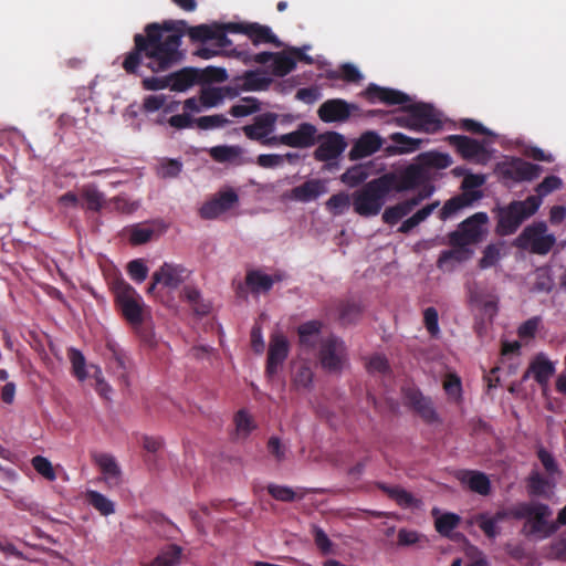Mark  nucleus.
I'll return each mask as SVG.
<instances>
[{"mask_svg": "<svg viewBox=\"0 0 566 566\" xmlns=\"http://www.w3.org/2000/svg\"><path fill=\"white\" fill-rule=\"evenodd\" d=\"M216 24H199L187 28V22L165 21L149 23L144 33L134 35V48L124 55L122 67L127 74L139 75L144 65L153 73H161L179 64L184 57L182 36L187 33L193 42L212 41Z\"/></svg>", "mask_w": 566, "mask_h": 566, "instance_id": "f257e3e1", "label": "nucleus"}, {"mask_svg": "<svg viewBox=\"0 0 566 566\" xmlns=\"http://www.w3.org/2000/svg\"><path fill=\"white\" fill-rule=\"evenodd\" d=\"M520 514L525 520L521 534L527 538H547L557 531V525L551 521L553 511L548 504L530 501L520 502Z\"/></svg>", "mask_w": 566, "mask_h": 566, "instance_id": "f03ea898", "label": "nucleus"}, {"mask_svg": "<svg viewBox=\"0 0 566 566\" xmlns=\"http://www.w3.org/2000/svg\"><path fill=\"white\" fill-rule=\"evenodd\" d=\"M542 200L528 196L525 200H514L497 209L496 233L506 237L515 233L524 220L537 212Z\"/></svg>", "mask_w": 566, "mask_h": 566, "instance_id": "7ed1b4c3", "label": "nucleus"}, {"mask_svg": "<svg viewBox=\"0 0 566 566\" xmlns=\"http://www.w3.org/2000/svg\"><path fill=\"white\" fill-rule=\"evenodd\" d=\"M387 178L378 177L366 182L361 188L352 195L354 211L361 217L377 216L384 203L389 188L386 185Z\"/></svg>", "mask_w": 566, "mask_h": 566, "instance_id": "20e7f679", "label": "nucleus"}, {"mask_svg": "<svg viewBox=\"0 0 566 566\" xmlns=\"http://www.w3.org/2000/svg\"><path fill=\"white\" fill-rule=\"evenodd\" d=\"M115 302L124 318L133 326L140 327L144 322V302L137 291L123 277H116L111 283Z\"/></svg>", "mask_w": 566, "mask_h": 566, "instance_id": "39448f33", "label": "nucleus"}, {"mask_svg": "<svg viewBox=\"0 0 566 566\" xmlns=\"http://www.w3.org/2000/svg\"><path fill=\"white\" fill-rule=\"evenodd\" d=\"M169 88L175 92H185L196 84L224 82L228 73L222 67L208 66L203 70L184 67L169 75Z\"/></svg>", "mask_w": 566, "mask_h": 566, "instance_id": "423d86ee", "label": "nucleus"}, {"mask_svg": "<svg viewBox=\"0 0 566 566\" xmlns=\"http://www.w3.org/2000/svg\"><path fill=\"white\" fill-rule=\"evenodd\" d=\"M547 231V224L544 221L533 222L522 230L513 245L533 254L546 255L556 243L555 235Z\"/></svg>", "mask_w": 566, "mask_h": 566, "instance_id": "0eeeda50", "label": "nucleus"}, {"mask_svg": "<svg viewBox=\"0 0 566 566\" xmlns=\"http://www.w3.org/2000/svg\"><path fill=\"white\" fill-rule=\"evenodd\" d=\"M496 172L506 187L523 181H533L543 172V167L526 161L520 157H512L510 160L499 163Z\"/></svg>", "mask_w": 566, "mask_h": 566, "instance_id": "6e6552de", "label": "nucleus"}, {"mask_svg": "<svg viewBox=\"0 0 566 566\" xmlns=\"http://www.w3.org/2000/svg\"><path fill=\"white\" fill-rule=\"evenodd\" d=\"M347 348L342 338L329 335L322 338L318 358L324 369L328 371H339L346 360Z\"/></svg>", "mask_w": 566, "mask_h": 566, "instance_id": "1a4fd4ad", "label": "nucleus"}, {"mask_svg": "<svg viewBox=\"0 0 566 566\" xmlns=\"http://www.w3.org/2000/svg\"><path fill=\"white\" fill-rule=\"evenodd\" d=\"M381 178H387L386 185L389 188V192L395 190L396 192H403L413 190L427 180L424 169L419 164H410L398 175L386 174Z\"/></svg>", "mask_w": 566, "mask_h": 566, "instance_id": "9d476101", "label": "nucleus"}, {"mask_svg": "<svg viewBox=\"0 0 566 566\" xmlns=\"http://www.w3.org/2000/svg\"><path fill=\"white\" fill-rule=\"evenodd\" d=\"M277 115L275 113H264L254 117V122L251 125H245L242 130L247 138L250 140L259 142L264 146L276 145V140L273 137H269L275 128Z\"/></svg>", "mask_w": 566, "mask_h": 566, "instance_id": "9b49d317", "label": "nucleus"}, {"mask_svg": "<svg viewBox=\"0 0 566 566\" xmlns=\"http://www.w3.org/2000/svg\"><path fill=\"white\" fill-rule=\"evenodd\" d=\"M188 276V270L179 264L165 262L157 271L153 273L151 283L147 292L153 294L157 285H163L171 290L177 289Z\"/></svg>", "mask_w": 566, "mask_h": 566, "instance_id": "f8f14e48", "label": "nucleus"}, {"mask_svg": "<svg viewBox=\"0 0 566 566\" xmlns=\"http://www.w3.org/2000/svg\"><path fill=\"white\" fill-rule=\"evenodd\" d=\"M238 202L239 196L233 189L221 190L201 206L199 214L205 220H213L231 210Z\"/></svg>", "mask_w": 566, "mask_h": 566, "instance_id": "ddd939ff", "label": "nucleus"}, {"mask_svg": "<svg viewBox=\"0 0 566 566\" xmlns=\"http://www.w3.org/2000/svg\"><path fill=\"white\" fill-rule=\"evenodd\" d=\"M290 343L286 336L275 332L270 336L265 374L273 377L289 356Z\"/></svg>", "mask_w": 566, "mask_h": 566, "instance_id": "4468645a", "label": "nucleus"}, {"mask_svg": "<svg viewBox=\"0 0 566 566\" xmlns=\"http://www.w3.org/2000/svg\"><path fill=\"white\" fill-rule=\"evenodd\" d=\"M354 111H358L356 104L348 103L342 98H332L325 101L319 106L317 114L324 123H342L346 122Z\"/></svg>", "mask_w": 566, "mask_h": 566, "instance_id": "2eb2a0df", "label": "nucleus"}, {"mask_svg": "<svg viewBox=\"0 0 566 566\" xmlns=\"http://www.w3.org/2000/svg\"><path fill=\"white\" fill-rule=\"evenodd\" d=\"M319 145L314 151L317 161L336 159L346 148L344 137L336 132H328L318 136Z\"/></svg>", "mask_w": 566, "mask_h": 566, "instance_id": "dca6fc26", "label": "nucleus"}, {"mask_svg": "<svg viewBox=\"0 0 566 566\" xmlns=\"http://www.w3.org/2000/svg\"><path fill=\"white\" fill-rule=\"evenodd\" d=\"M316 127L310 123H302L297 129L280 136H274L276 145L281 144L293 148H307L316 142Z\"/></svg>", "mask_w": 566, "mask_h": 566, "instance_id": "f3484780", "label": "nucleus"}, {"mask_svg": "<svg viewBox=\"0 0 566 566\" xmlns=\"http://www.w3.org/2000/svg\"><path fill=\"white\" fill-rule=\"evenodd\" d=\"M555 371V364L548 359L546 354L538 353L532 358L522 380L525 381L532 376L539 386H546Z\"/></svg>", "mask_w": 566, "mask_h": 566, "instance_id": "a211bd4d", "label": "nucleus"}, {"mask_svg": "<svg viewBox=\"0 0 566 566\" xmlns=\"http://www.w3.org/2000/svg\"><path fill=\"white\" fill-rule=\"evenodd\" d=\"M327 192L326 181L323 179H308L300 186L284 193V198L297 202H311Z\"/></svg>", "mask_w": 566, "mask_h": 566, "instance_id": "6ab92c4d", "label": "nucleus"}, {"mask_svg": "<svg viewBox=\"0 0 566 566\" xmlns=\"http://www.w3.org/2000/svg\"><path fill=\"white\" fill-rule=\"evenodd\" d=\"M361 95L370 103L379 101L386 105H402L410 101L409 96L401 91L381 87L374 83H370L366 90L361 92Z\"/></svg>", "mask_w": 566, "mask_h": 566, "instance_id": "aec40b11", "label": "nucleus"}, {"mask_svg": "<svg viewBox=\"0 0 566 566\" xmlns=\"http://www.w3.org/2000/svg\"><path fill=\"white\" fill-rule=\"evenodd\" d=\"M409 109L415 113L418 132L436 133L441 128V120L431 105L417 103L409 105Z\"/></svg>", "mask_w": 566, "mask_h": 566, "instance_id": "412c9836", "label": "nucleus"}, {"mask_svg": "<svg viewBox=\"0 0 566 566\" xmlns=\"http://www.w3.org/2000/svg\"><path fill=\"white\" fill-rule=\"evenodd\" d=\"M208 153L214 161L220 164L241 166L253 161L251 158L243 157L244 149L239 145H218L211 147Z\"/></svg>", "mask_w": 566, "mask_h": 566, "instance_id": "4be33fe9", "label": "nucleus"}, {"mask_svg": "<svg viewBox=\"0 0 566 566\" xmlns=\"http://www.w3.org/2000/svg\"><path fill=\"white\" fill-rule=\"evenodd\" d=\"M446 139L465 160L478 159L485 154L484 144L468 136L449 135Z\"/></svg>", "mask_w": 566, "mask_h": 566, "instance_id": "5701e85b", "label": "nucleus"}, {"mask_svg": "<svg viewBox=\"0 0 566 566\" xmlns=\"http://www.w3.org/2000/svg\"><path fill=\"white\" fill-rule=\"evenodd\" d=\"M406 398L412 409L421 417L424 422L433 423L439 421V416L430 398L424 397L417 389H410L406 394Z\"/></svg>", "mask_w": 566, "mask_h": 566, "instance_id": "b1692460", "label": "nucleus"}, {"mask_svg": "<svg viewBox=\"0 0 566 566\" xmlns=\"http://www.w3.org/2000/svg\"><path fill=\"white\" fill-rule=\"evenodd\" d=\"M323 323L317 319L307 321L297 327L298 344L302 349L313 352L321 345Z\"/></svg>", "mask_w": 566, "mask_h": 566, "instance_id": "393cba45", "label": "nucleus"}, {"mask_svg": "<svg viewBox=\"0 0 566 566\" xmlns=\"http://www.w3.org/2000/svg\"><path fill=\"white\" fill-rule=\"evenodd\" d=\"M93 460L109 486H118L120 484L122 470L112 454L96 453L93 455Z\"/></svg>", "mask_w": 566, "mask_h": 566, "instance_id": "a878e982", "label": "nucleus"}, {"mask_svg": "<svg viewBox=\"0 0 566 566\" xmlns=\"http://www.w3.org/2000/svg\"><path fill=\"white\" fill-rule=\"evenodd\" d=\"M382 146V139L376 132H366L361 134L358 140L350 149L353 159L364 158L378 151Z\"/></svg>", "mask_w": 566, "mask_h": 566, "instance_id": "bb28decb", "label": "nucleus"}, {"mask_svg": "<svg viewBox=\"0 0 566 566\" xmlns=\"http://www.w3.org/2000/svg\"><path fill=\"white\" fill-rule=\"evenodd\" d=\"M376 485L402 509H419L422 505L421 500L400 486H390L384 482H377Z\"/></svg>", "mask_w": 566, "mask_h": 566, "instance_id": "cd10ccee", "label": "nucleus"}, {"mask_svg": "<svg viewBox=\"0 0 566 566\" xmlns=\"http://www.w3.org/2000/svg\"><path fill=\"white\" fill-rule=\"evenodd\" d=\"M81 207L88 212H101L106 205L105 195L95 184L83 185L80 189Z\"/></svg>", "mask_w": 566, "mask_h": 566, "instance_id": "c85d7f7f", "label": "nucleus"}, {"mask_svg": "<svg viewBox=\"0 0 566 566\" xmlns=\"http://www.w3.org/2000/svg\"><path fill=\"white\" fill-rule=\"evenodd\" d=\"M338 321L343 326L356 324L363 314V305L355 300H342L337 303Z\"/></svg>", "mask_w": 566, "mask_h": 566, "instance_id": "c756f323", "label": "nucleus"}, {"mask_svg": "<svg viewBox=\"0 0 566 566\" xmlns=\"http://www.w3.org/2000/svg\"><path fill=\"white\" fill-rule=\"evenodd\" d=\"M461 482L480 495L486 496L491 493V481L489 476L480 471L468 470L462 473Z\"/></svg>", "mask_w": 566, "mask_h": 566, "instance_id": "7c9ffc66", "label": "nucleus"}, {"mask_svg": "<svg viewBox=\"0 0 566 566\" xmlns=\"http://www.w3.org/2000/svg\"><path fill=\"white\" fill-rule=\"evenodd\" d=\"M279 280V275L273 277L269 274L262 273L259 270H251L245 275V284L253 294L269 292L272 289L274 282Z\"/></svg>", "mask_w": 566, "mask_h": 566, "instance_id": "2f4dec72", "label": "nucleus"}, {"mask_svg": "<svg viewBox=\"0 0 566 566\" xmlns=\"http://www.w3.org/2000/svg\"><path fill=\"white\" fill-rule=\"evenodd\" d=\"M106 349L111 354V359L116 365L118 376L127 381V374L133 367L132 358L115 342H107Z\"/></svg>", "mask_w": 566, "mask_h": 566, "instance_id": "473e14b6", "label": "nucleus"}, {"mask_svg": "<svg viewBox=\"0 0 566 566\" xmlns=\"http://www.w3.org/2000/svg\"><path fill=\"white\" fill-rule=\"evenodd\" d=\"M526 489L530 496L533 497H551L552 485L549 481L539 472L533 471L526 479Z\"/></svg>", "mask_w": 566, "mask_h": 566, "instance_id": "72a5a7b5", "label": "nucleus"}, {"mask_svg": "<svg viewBox=\"0 0 566 566\" xmlns=\"http://www.w3.org/2000/svg\"><path fill=\"white\" fill-rule=\"evenodd\" d=\"M390 139L395 143L394 146L387 147L389 154H408L416 151L420 148L422 139L409 137L402 133H392Z\"/></svg>", "mask_w": 566, "mask_h": 566, "instance_id": "f704fd0d", "label": "nucleus"}, {"mask_svg": "<svg viewBox=\"0 0 566 566\" xmlns=\"http://www.w3.org/2000/svg\"><path fill=\"white\" fill-rule=\"evenodd\" d=\"M247 35L249 36V39H251L254 45H259L261 43H271L277 48L281 46L280 40L268 25H262L260 23L252 22L249 24Z\"/></svg>", "mask_w": 566, "mask_h": 566, "instance_id": "c9c22d12", "label": "nucleus"}, {"mask_svg": "<svg viewBox=\"0 0 566 566\" xmlns=\"http://www.w3.org/2000/svg\"><path fill=\"white\" fill-rule=\"evenodd\" d=\"M226 95L234 96L237 92L231 87H203L200 92L202 107L210 108L219 105Z\"/></svg>", "mask_w": 566, "mask_h": 566, "instance_id": "e433bc0d", "label": "nucleus"}, {"mask_svg": "<svg viewBox=\"0 0 566 566\" xmlns=\"http://www.w3.org/2000/svg\"><path fill=\"white\" fill-rule=\"evenodd\" d=\"M488 219L489 218L485 212H476L461 222L459 227L470 240L476 243L482 234L481 227L488 222Z\"/></svg>", "mask_w": 566, "mask_h": 566, "instance_id": "4c0bfd02", "label": "nucleus"}, {"mask_svg": "<svg viewBox=\"0 0 566 566\" xmlns=\"http://www.w3.org/2000/svg\"><path fill=\"white\" fill-rule=\"evenodd\" d=\"M415 209V201L403 200L395 206L387 207L382 213V221L389 226L398 223Z\"/></svg>", "mask_w": 566, "mask_h": 566, "instance_id": "58836bf2", "label": "nucleus"}, {"mask_svg": "<svg viewBox=\"0 0 566 566\" xmlns=\"http://www.w3.org/2000/svg\"><path fill=\"white\" fill-rule=\"evenodd\" d=\"M418 164L426 168L446 169L452 164V158L449 154L439 151H426L418 156Z\"/></svg>", "mask_w": 566, "mask_h": 566, "instance_id": "ea45409f", "label": "nucleus"}, {"mask_svg": "<svg viewBox=\"0 0 566 566\" xmlns=\"http://www.w3.org/2000/svg\"><path fill=\"white\" fill-rule=\"evenodd\" d=\"M233 421L235 424V439L244 440L256 429L253 417L244 409L239 410L234 415Z\"/></svg>", "mask_w": 566, "mask_h": 566, "instance_id": "a19ab883", "label": "nucleus"}, {"mask_svg": "<svg viewBox=\"0 0 566 566\" xmlns=\"http://www.w3.org/2000/svg\"><path fill=\"white\" fill-rule=\"evenodd\" d=\"M440 202L434 201L419 209L410 218L406 219L398 228V232L407 234L422 221H424L438 207Z\"/></svg>", "mask_w": 566, "mask_h": 566, "instance_id": "79ce46f5", "label": "nucleus"}, {"mask_svg": "<svg viewBox=\"0 0 566 566\" xmlns=\"http://www.w3.org/2000/svg\"><path fill=\"white\" fill-rule=\"evenodd\" d=\"M243 91L252 92V91H265L269 88L272 80L265 76L260 71H248L243 76Z\"/></svg>", "mask_w": 566, "mask_h": 566, "instance_id": "37998d69", "label": "nucleus"}, {"mask_svg": "<svg viewBox=\"0 0 566 566\" xmlns=\"http://www.w3.org/2000/svg\"><path fill=\"white\" fill-rule=\"evenodd\" d=\"M296 67V61L291 54L277 52L272 61V73L275 76L283 77Z\"/></svg>", "mask_w": 566, "mask_h": 566, "instance_id": "c03bdc74", "label": "nucleus"}, {"mask_svg": "<svg viewBox=\"0 0 566 566\" xmlns=\"http://www.w3.org/2000/svg\"><path fill=\"white\" fill-rule=\"evenodd\" d=\"M86 499L88 504L104 516H108L115 512L114 503L97 491H87Z\"/></svg>", "mask_w": 566, "mask_h": 566, "instance_id": "a18cd8bd", "label": "nucleus"}, {"mask_svg": "<svg viewBox=\"0 0 566 566\" xmlns=\"http://www.w3.org/2000/svg\"><path fill=\"white\" fill-rule=\"evenodd\" d=\"M182 295L196 314L207 315L209 313L210 306L202 301L198 289L187 285L182 290Z\"/></svg>", "mask_w": 566, "mask_h": 566, "instance_id": "49530a36", "label": "nucleus"}, {"mask_svg": "<svg viewBox=\"0 0 566 566\" xmlns=\"http://www.w3.org/2000/svg\"><path fill=\"white\" fill-rule=\"evenodd\" d=\"M182 549L176 544L167 545L154 559L156 566H175L179 563Z\"/></svg>", "mask_w": 566, "mask_h": 566, "instance_id": "de8ad7c7", "label": "nucleus"}, {"mask_svg": "<svg viewBox=\"0 0 566 566\" xmlns=\"http://www.w3.org/2000/svg\"><path fill=\"white\" fill-rule=\"evenodd\" d=\"M261 109V103L256 97L247 96L241 99L240 104L231 106L229 113L233 117H244L255 114Z\"/></svg>", "mask_w": 566, "mask_h": 566, "instance_id": "09e8293b", "label": "nucleus"}, {"mask_svg": "<svg viewBox=\"0 0 566 566\" xmlns=\"http://www.w3.org/2000/svg\"><path fill=\"white\" fill-rule=\"evenodd\" d=\"M67 357L72 365V373L74 377L83 381L87 378V371H86V359L82 352L77 348L71 347L67 350Z\"/></svg>", "mask_w": 566, "mask_h": 566, "instance_id": "8fccbe9b", "label": "nucleus"}, {"mask_svg": "<svg viewBox=\"0 0 566 566\" xmlns=\"http://www.w3.org/2000/svg\"><path fill=\"white\" fill-rule=\"evenodd\" d=\"M461 518L458 514L444 513L436 520L434 527L440 535L449 537L451 532L459 526Z\"/></svg>", "mask_w": 566, "mask_h": 566, "instance_id": "3c124183", "label": "nucleus"}, {"mask_svg": "<svg viewBox=\"0 0 566 566\" xmlns=\"http://www.w3.org/2000/svg\"><path fill=\"white\" fill-rule=\"evenodd\" d=\"M475 522L484 535L490 539H495L501 534V528L492 515L480 513L475 516Z\"/></svg>", "mask_w": 566, "mask_h": 566, "instance_id": "603ef678", "label": "nucleus"}, {"mask_svg": "<svg viewBox=\"0 0 566 566\" xmlns=\"http://www.w3.org/2000/svg\"><path fill=\"white\" fill-rule=\"evenodd\" d=\"M229 123L230 120L222 114L206 115L195 118V125L202 130L222 128Z\"/></svg>", "mask_w": 566, "mask_h": 566, "instance_id": "864d4df0", "label": "nucleus"}, {"mask_svg": "<svg viewBox=\"0 0 566 566\" xmlns=\"http://www.w3.org/2000/svg\"><path fill=\"white\" fill-rule=\"evenodd\" d=\"M368 169L361 165H357L347 169L342 175L340 180L350 187H355L364 182L368 178Z\"/></svg>", "mask_w": 566, "mask_h": 566, "instance_id": "5fc2aeb1", "label": "nucleus"}, {"mask_svg": "<svg viewBox=\"0 0 566 566\" xmlns=\"http://www.w3.org/2000/svg\"><path fill=\"white\" fill-rule=\"evenodd\" d=\"M182 170V163L179 159L163 158L157 169L160 178H176Z\"/></svg>", "mask_w": 566, "mask_h": 566, "instance_id": "6e6d98bb", "label": "nucleus"}, {"mask_svg": "<svg viewBox=\"0 0 566 566\" xmlns=\"http://www.w3.org/2000/svg\"><path fill=\"white\" fill-rule=\"evenodd\" d=\"M350 205L349 196L345 192H339L331 196L326 201V209L334 216H339Z\"/></svg>", "mask_w": 566, "mask_h": 566, "instance_id": "4d7b16f0", "label": "nucleus"}, {"mask_svg": "<svg viewBox=\"0 0 566 566\" xmlns=\"http://www.w3.org/2000/svg\"><path fill=\"white\" fill-rule=\"evenodd\" d=\"M31 463L34 470L48 481L53 482L56 480L55 470L46 458L42 455H35Z\"/></svg>", "mask_w": 566, "mask_h": 566, "instance_id": "13d9d810", "label": "nucleus"}, {"mask_svg": "<svg viewBox=\"0 0 566 566\" xmlns=\"http://www.w3.org/2000/svg\"><path fill=\"white\" fill-rule=\"evenodd\" d=\"M542 318L539 316H533L523 322L517 328V336L523 339H533L541 326Z\"/></svg>", "mask_w": 566, "mask_h": 566, "instance_id": "bf43d9fd", "label": "nucleus"}, {"mask_svg": "<svg viewBox=\"0 0 566 566\" xmlns=\"http://www.w3.org/2000/svg\"><path fill=\"white\" fill-rule=\"evenodd\" d=\"M562 185H563V181L559 177L547 176L543 179L542 182H539L536 186V188H535L536 196L535 197H538L539 200H542L543 197H546L551 192L560 189Z\"/></svg>", "mask_w": 566, "mask_h": 566, "instance_id": "052dcab7", "label": "nucleus"}, {"mask_svg": "<svg viewBox=\"0 0 566 566\" xmlns=\"http://www.w3.org/2000/svg\"><path fill=\"white\" fill-rule=\"evenodd\" d=\"M328 78H343L346 82L349 83H357L361 80V74L358 71V69L353 64H344L340 67V75L337 72H329L327 74Z\"/></svg>", "mask_w": 566, "mask_h": 566, "instance_id": "680f3d73", "label": "nucleus"}, {"mask_svg": "<svg viewBox=\"0 0 566 566\" xmlns=\"http://www.w3.org/2000/svg\"><path fill=\"white\" fill-rule=\"evenodd\" d=\"M127 273L133 281L142 283L147 279L148 268L142 259H135L128 262Z\"/></svg>", "mask_w": 566, "mask_h": 566, "instance_id": "e2e57ef3", "label": "nucleus"}, {"mask_svg": "<svg viewBox=\"0 0 566 566\" xmlns=\"http://www.w3.org/2000/svg\"><path fill=\"white\" fill-rule=\"evenodd\" d=\"M129 241L132 244L139 245L148 242L153 234L154 230L149 227H143L139 224H136L132 227L129 230Z\"/></svg>", "mask_w": 566, "mask_h": 566, "instance_id": "0e129e2a", "label": "nucleus"}, {"mask_svg": "<svg viewBox=\"0 0 566 566\" xmlns=\"http://www.w3.org/2000/svg\"><path fill=\"white\" fill-rule=\"evenodd\" d=\"M470 250L469 249H458L453 248L452 250L442 251L438 259V266L443 268L450 260H454L458 262H462L469 259Z\"/></svg>", "mask_w": 566, "mask_h": 566, "instance_id": "69168bd1", "label": "nucleus"}, {"mask_svg": "<svg viewBox=\"0 0 566 566\" xmlns=\"http://www.w3.org/2000/svg\"><path fill=\"white\" fill-rule=\"evenodd\" d=\"M424 326L432 337H437L440 333L438 311L434 307H427L423 312Z\"/></svg>", "mask_w": 566, "mask_h": 566, "instance_id": "338daca9", "label": "nucleus"}, {"mask_svg": "<svg viewBox=\"0 0 566 566\" xmlns=\"http://www.w3.org/2000/svg\"><path fill=\"white\" fill-rule=\"evenodd\" d=\"M268 492L273 499L282 502H293L296 496L291 488L276 484H269Z\"/></svg>", "mask_w": 566, "mask_h": 566, "instance_id": "774afa93", "label": "nucleus"}]
</instances>
